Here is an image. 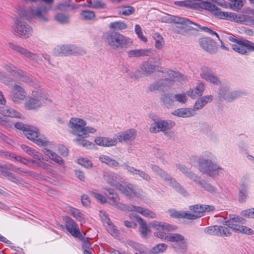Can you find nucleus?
<instances>
[{
    "mask_svg": "<svg viewBox=\"0 0 254 254\" xmlns=\"http://www.w3.org/2000/svg\"><path fill=\"white\" fill-rule=\"evenodd\" d=\"M212 154L206 151L198 160L199 170L203 173L206 174L210 177L213 178L219 174L223 173L224 169L219 165L213 163L208 158H211Z\"/></svg>",
    "mask_w": 254,
    "mask_h": 254,
    "instance_id": "obj_1",
    "label": "nucleus"
},
{
    "mask_svg": "<svg viewBox=\"0 0 254 254\" xmlns=\"http://www.w3.org/2000/svg\"><path fill=\"white\" fill-rule=\"evenodd\" d=\"M103 39L105 44L113 49L127 48L132 44L128 37L115 31L105 33Z\"/></svg>",
    "mask_w": 254,
    "mask_h": 254,
    "instance_id": "obj_2",
    "label": "nucleus"
},
{
    "mask_svg": "<svg viewBox=\"0 0 254 254\" xmlns=\"http://www.w3.org/2000/svg\"><path fill=\"white\" fill-rule=\"evenodd\" d=\"M161 19L163 22L168 23L174 22L173 29L175 32L180 34L184 35L188 31L191 29L198 30V29L190 26L191 24L196 25V23L185 17L168 15L162 17Z\"/></svg>",
    "mask_w": 254,
    "mask_h": 254,
    "instance_id": "obj_3",
    "label": "nucleus"
},
{
    "mask_svg": "<svg viewBox=\"0 0 254 254\" xmlns=\"http://www.w3.org/2000/svg\"><path fill=\"white\" fill-rule=\"evenodd\" d=\"M160 90H167L174 86L175 81L183 79V75L172 70L160 67Z\"/></svg>",
    "mask_w": 254,
    "mask_h": 254,
    "instance_id": "obj_4",
    "label": "nucleus"
},
{
    "mask_svg": "<svg viewBox=\"0 0 254 254\" xmlns=\"http://www.w3.org/2000/svg\"><path fill=\"white\" fill-rule=\"evenodd\" d=\"M85 51L81 48L76 47L74 45H63L56 46L53 50L55 56L83 55L86 54Z\"/></svg>",
    "mask_w": 254,
    "mask_h": 254,
    "instance_id": "obj_5",
    "label": "nucleus"
},
{
    "mask_svg": "<svg viewBox=\"0 0 254 254\" xmlns=\"http://www.w3.org/2000/svg\"><path fill=\"white\" fill-rule=\"evenodd\" d=\"M26 128V129H24V134L28 139L38 145L46 146L48 145V141L41 135L38 128L29 125Z\"/></svg>",
    "mask_w": 254,
    "mask_h": 254,
    "instance_id": "obj_6",
    "label": "nucleus"
},
{
    "mask_svg": "<svg viewBox=\"0 0 254 254\" xmlns=\"http://www.w3.org/2000/svg\"><path fill=\"white\" fill-rule=\"evenodd\" d=\"M229 40L234 43L231 45L232 49L235 52L243 55H249V49L251 41L245 39H238L235 37L230 36Z\"/></svg>",
    "mask_w": 254,
    "mask_h": 254,
    "instance_id": "obj_7",
    "label": "nucleus"
},
{
    "mask_svg": "<svg viewBox=\"0 0 254 254\" xmlns=\"http://www.w3.org/2000/svg\"><path fill=\"white\" fill-rule=\"evenodd\" d=\"M14 34L22 38H28L32 34V29L26 23L17 19L13 27Z\"/></svg>",
    "mask_w": 254,
    "mask_h": 254,
    "instance_id": "obj_8",
    "label": "nucleus"
},
{
    "mask_svg": "<svg viewBox=\"0 0 254 254\" xmlns=\"http://www.w3.org/2000/svg\"><path fill=\"white\" fill-rule=\"evenodd\" d=\"M160 177H161V178L163 179L167 184L174 188L177 192L184 196L187 195L188 192L184 188L174 179L165 173L164 171L160 170Z\"/></svg>",
    "mask_w": 254,
    "mask_h": 254,
    "instance_id": "obj_9",
    "label": "nucleus"
},
{
    "mask_svg": "<svg viewBox=\"0 0 254 254\" xmlns=\"http://www.w3.org/2000/svg\"><path fill=\"white\" fill-rule=\"evenodd\" d=\"M156 67L155 65L151 64L148 62H144L140 65L139 68L137 71H135V74L131 76V78L137 79L141 77L139 73L143 75L149 76L155 71Z\"/></svg>",
    "mask_w": 254,
    "mask_h": 254,
    "instance_id": "obj_10",
    "label": "nucleus"
},
{
    "mask_svg": "<svg viewBox=\"0 0 254 254\" xmlns=\"http://www.w3.org/2000/svg\"><path fill=\"white\" fill-rule=\"evenodd\" d=\"M86 125V123L84 120L74 117L70 118L68 125V127L72 129L71 133L77 136H81L82 131L80 130Z\"/></svg>",
    "mask_w": 254,
    "mask_h": 254,
    "instance_id": "obj_11",
    "label": "nucleus"
},
{
    "mask_svg": "<svg viewBox=\"0 0 254 254\" xmlns=\"http://www.w3.org/2000/svg\"><path fill=\"white\" fill-rule=\"evenodd\" d=\"M33 97L29 98L26 103V108L28 109H36L41 107L44 103L45 100L47 99L43 96L39 94L37 91L32 92Z\"/></svg>",
    "mask_w": 254,
    "mask_h": 254,
    "instance_id": "obj_12",
    "label": "nucleus"
},
{
    "mask_svg": "<svg viewBox=\"0 0 254 254\" xmlns=\"http://www.w3.org/2000/svg\"><path fill=\"white\" fill-rule=\"evenodd\" d=\"M49 10V8H47L46 6H43L41 8L37 7L34 9L31 8L26 13V15H23V17L27 20H29V19L27 15V14L29 13L33 17H37L40 21L46 22L48 20L47 12Z\"/></svg>",
    "mask_w": 254,
    "mask_h": 254,
    "instance_id": "obj_13",
    "label": "nucleus"
},
{
    "mask_svg": "<svg viewBox=\"0 0 254 254\" xmlns=\"http://www.w3.org/2000/svg\"><path fill=\"white\" fill-rule=\"evenodd\" d=\"M201 70L200 76L203 79L214 84L218 85L220 83L219 77L211 69L203 66L201 68Z\"/></svg>",
    "mask_w": 254,
    "mask_h": 254,
    "instance_id": "obj_14",
    "label": "nucleus"
},
{
    "mask_svg": "<svg viewBox=\"0 0 254 254\" xmlns=\"http://www.w3.org/2000/svg\"><path fill=\"white\" fill-rule=\"evenodd\" d=\"M26 96V92L23 87L17 84L12 87L10 96L13 102L18 103L24 100Z\"/></svg>",
    "mask_w": 254,
    "mask_h": 254,
    "instance_id": "obj_15",
    "label": "nucleus"
},
{
    "mask_svg": "<svg viewBox=\"0 0 254 254\" xmlns=\"http://www.w3.org/2000/svg\"><path fill=\"white\" fill-rule=\"evenodd\" d=\"M104 180L112 186L115 187L118 190L120 186L122 184L121 183H124V180L119 175L114 172H106L104 175Z\"/></svg>",
    "mask_w": 254,
    "mask_h": 254,
    "instance_id": "obj_16",
    "label": "nucleus"
},
{
    "mask_svg": "<svg viewBox=\"0 0 254 254\" xmlns=\"http://www.w3.org/2000/svg\"><path fill=\"white\" fill-rule=\"evenodd\" d=\"M125 185H121L118 190L126 196H139L141 190L134 185L130 183H125Z\"/></svg>",
    "mask_w": 254,
    "mask_h": 254,
    "instance_id": "obj_17",
    "label": "nucleus"
},
{
    "mask_svg": "<svg viewBox=\"0 0 254 254\" xmlns=\"http://www.w3.org/2000/svg\"><path fill=\"white\" fill-rule=\"evenodd\" d=\"M215 15L219 18L221 19H227L230 20H234L236 21H239L241 22L245 23L247 22V19L249 17L244 15H238L234 13L226 12L220 11H216Z\"/></svg>",
    "mask_w": 254,
    "mask_h": 254,
    "instance_id": "obj_18",
    "label": "nucleus"
},
{
    "mask_svg": "<svg viewBox=\"0 0 254 254\" xmlns=\"http://www.w3.org/2000/svg\"><path fill=\"white\" fill-rule=\"evenodd\" d=\"M175 126V123L174 121L171 120L160 121V131H162L169 138H173L174 136V133L171 129Z\"/></svg>",
    "mask_w": 254,
    "mask_h": 254,
    "instance_id": "obj_19",
    "label": "nucleus"
},
{
    "mask_svg": "<svg viewBox=\"0 0 254 254\" xmlns=\"http://www.w3.org/2000/svg\"><path fill=\"white\" fill-rule=\"evenodd\" d=\"M136 134V131L134 129L131 128L121 133L115 134V137L117 141L118 140L119 142L124 141L127 142L133 141L135 138Z\"/></svg>",
    "mask_w": 254,
    "mask_h": 254,
    "instance_id": "obj_20",
    "label": "nucleus"
},
{
    "mask_svg": "<svg viewBox=\"0 0 254 254\" xmlns=\"http://www.w3.org/2000/svg\"><path fill=\"white\" fill-rule=\"evenodd\" d=\"M199 44L204 50L211 54H213L216 52L217 47L215 42L209 38H201L199 40Z\"/></svg>",
    "mask_w": 254,
    "mask_h": 254,
    "instance_id": "obj_21",
    "label": "nucleus"
},
{
    "mask_svg": "<svg viewBox=\"0 0 254 254\" xmlns=\"http://www.w3.org/2000/svg\"><path fill=\"white\" fill-rule=\"evenodd\" d=\"M5 164V168L8 170L13 171L18 174L23 175L29 176L33 178H37L39 177L38 174L34 172L28 171L26 169H23L20 167H17L11 163H6Z\"/></svg>",
    "mask_w": 254,
    "mask_h": 254,
    "instance_id": "obj_22",
    "label": "nucleus"
},
{
    "mask_svg": "<svg viewBox=\"0 0 254 254\" xmlns=\"http://www.w3.org/2000/svg\"><path fill=\"white\" fill-rule=\"evenodd\" d=\"M66 227L68 231L74 237L80 236L81 232L78 225L69 217L65 218Z\"/></svg>",
    "mask_w": 254,
    "mask_h": 254,
    "instance_id": "obj_23",
    "label": "nucleus"
},
{
    "mask_svg": "<svg viewBox=\"0 0 254 254\" xmlns=\"http://www.w3.org/2000/svg\"><path fill=\"white\" fill-rule=\"evenodd\" d=\"M8 45L11 49L18 53L19 54L25 56L27 58L31 60L36 59L37 56L35 54L28 51L27 50L22 47L21 46L18 45H16L12 43H9L8 44Z\"/></svg>",
    "mask_w": 254,
    "mask_h": 254,
    "instance_id": "obj_24",
    "label": "nucleus"
},
{
    "mask_svg": "<svg viewBox=\"0 0 254 254\" xmlns=\"http://www.w3.org/2000/svg\"><path fill=\"white\" fill-rule=\"evenodd\" d=\"M245 223L246 220L245 219L242 217L237 216L226 221V225L237 232L241 226L245 224Z\"/></svg>",
    "mask_w": 254,
    "mask_h": 254,
    "instance_id": "obj_25",
    "label": "nucleus"
},
{
    "mask_svg": "<svg viewBox=\"0 0 254 254\" xmlns=\"http://www.w3.org/2000/svg\"><path fill=\"white\" fill-rule=\"evenodd\" d=\"M3 68L11 75L21 77L24 76V72L10 63H6L3 64Z\"/></svg>",
    "mask_w": 254,
    "mask_h": 254,
    "instance_id": "obj_26",
    "label": "nucleus"
},
{
    "mask_svg": "<svg viewBox=\"0 0 254 254\" xmlns=\"http://www.w3.org/2000/svg\"><path fill=\"white\" fill-rule=\"evenodd\" d=\"M4 155V157L7 159L13 161L19 162L24 165H27L30 162V161L25 158L8 151H0V155Z\"/></svg>",
    "mask_w": 254,
    "mask_h": 254,
    "instance_id": "obj_27",
    "label": "nucleus"
},
{
    "mask_svg": "<svg viewBox=\"0 0 254 254\" xmlns=\"http://www.w3.org/2000/svg\"><path fill=\"white\" fill-rule=\"evenodd\" d=\"M190 209L192 211L193 213L188 212V219L194 220L203 215V208L202 205L198 204L190 206Z\"/></svg>",
    "mask_w": 254,
    "mask_h": 254,
    "instance_id": "obj_28",
    "label": "nucleus"
},
{
    "mask_svg": "<svg viewBox=\"0 0 254 254\" xmlns=\"http://www.w3.org/2000/svg\"><path fill=\"white\" fill-rule=\"evenodd\" d=\"M160 239H164L170 242H180L181 246L184 248L186 247V242L184 237L179 234H173L172 235L165 236V235L160 234Z\"/></svg>",
    "mask_w": 254,
    "mask_h": 254,
    "instance_id": "obj_29",
    "label": "nucleus"
},
{
    "mask_svg": "<svg viewBox=\"0 0 254 254\" xmlns=\"http://www.w3.org/2000/svg\"><path fill=\"white\" fill-rule=\"evenodd\" d=\"M174 116L182 118H189L194 116L196 114V112L192 110V108H182L178 109L172 112Z\"/></svg>",
    "mask_w": 254,
    "mask_h": 254,
    "instance_id": "obj_30",
    "label": "nucleus"
},
{
    "mask_svg": "<svg viewBox=\"0 0 254 254\" xmlns=\"http://www.w3.org/2000/svg\"><path fill=\"white\" fill-rule=\"evenodd\" d=\"M213 99L212 95H207L198 99L195 101L192 110L194 112L202 109L208 103L211 102Z\"/></svg>",
    "mask_w": 254,
    "mask_h": 254,
    "instance_id": "obj_31",
    "label": "nucleus"
},
{
    "mask_svg": "<svg viewBox=\"0 0 254 254\" xmlns=\"http://www.w3.org/2000/svg\"><path fill=\"white\" fill-rule=\"evenodd\" d=\"M95 143L98 145L110 147L112 146L116 145L117 143V141L115 139V137L113 139L105 137H97L94 140Z\"/></svg>",
    "mask_w": 254,
    "mask_h": 254,
    "instance_id": "obj_32",
    "label": "nucleus"
},
{
    "mask_svg": "<svg viewBox=\"0 0 254 254\" xmlns=\"http://www.w3.org/2000/svg\"><path fill=\"white\" fill-rule=\"evenodd\" d=\"M122 166L126 169L128 172L138 175L139 177L146 181H148L150 179V176L145 172L140 170L137 169L133 167L130 166L126 163L123 164Z\"/></svg>",
    "mask_w": 254,
    "mask_h": 254,
    "instance_id": "obj_33",
    "label": "nucleus"
},
{
    "mask_svg": "<svg viewBox=\"0 0 254 254\" xmlns=\"http://www.w3.org/2000/svg\"><path fill=\"white\" fill-rule=\"evenodd\" d=\"M193 8L199 10L204 9L209 11H213L215 10L216 6L214 4H212L210 2L203 1L198 0L196 2H194Z\"/></svg>",
    "mask_w": 254,
    "mask_h": 254,
    "instance_id": "obj_34",
    "label": "nucleus"
},
{
    "mask_svg": "<svg viewBox=\"0 0 254 254\" xmlns=\"http://www.w3.org/2000/svg\"><path fill=\"white\" fill-rule=\"evenodd\" d=\"M204 90V85L202 83H199L196 86L190 90L188 92V96L192 99H195L197 97L201 96Z\"/></svg>",
    "mask_w": 254,
    "mask_h": 254,
    "instance_id": "obj_35",
    "label": "nucleus"
},
{
    "mask_svg": "<svg viewBox=\"0 0 254 254\" xmlns=\"http://www.w3.org/2000/svg\"><path fill=\"white\" fill-rule=\"evenodd\" d=\"M43 152L51 160H53L59 165H64V161L62 158L53 151L44 148L43 149Z\"/></svg>",
    "mask_w": 254,
    "mask_h": 254,
    "instance_id": "obj_36",
    "label": "nucleus"
},
{
    "mask_svg": "<svg viewBox=\"0 0 254 254\" xmlns=\"http://www.w3.org/2000/svg\"><path fill=\"white\" fill-rule=\"evenodd\" d=\"M150 51L148 49H136L130 50L127 52L128 57H139L149 56Z\"/></svg>",
    "mask_w": 254,
    "mask_h": 254,
    "instance_id": "obj_37",
    "label": "nucleus"
},
{
    "mask_svg": "<svg viewBox=\"0 0 254 254\" xmlns=\"http://www.w3.org/2000/svg\"><path fill=\"white\" fill-rule=\"evenodd\" d=\"M136 221L140 225V232L141 236L143 238H146L147 236L149 229H148L146 223L139 216H135Z\"/></svg>",
    "mask_w": 254,
    "mask_h": 254,
    "instance_id": "obj_38",
    "label": "nucleus"
},
{
    "mask_svg": "<svg viewBox=\"0 0 254 254\" xmlns=\"http://www.w3.org/2000/svg\"><path fill=\"white\" fill-rule=\"evenodd\" d=\"M149 118L151 121L153 122L151 124L150 127V131L151 133H156L159 131V118L157 116L153 114H150Z\"/></svg>",
    "mask_w": 254,
    "mask_h": 254,
    "instance_id": "obj_39",
    "label": "nucleus"
},
{
    "mask_svg": "<svg viewBox=\"0 0 254 254\" xmlns=\"http://www.w3.org/2000/svg\"><path fill=\"white\" fill-rule=\"evenodd\" d=\"M160 234L165 235L170 232L175 231L178 227L176 226L172 225L167 223H160Z\"/></svg>",
    "mask_w": 254,
    "mask_h": 254,
    "instance_id": "obj_40",
    "label": "nucleus"
},
{
    "mask_svg": "<svg viewBox=\"0 0 254 254\" xmlns=\"http://www.w3.org/2000/svg\"><path fill=\"white\" fill-rule=\"evenodd\" d=\"M0 113L5 116H8L12 118H19L20 114L16 110L9 108H3V109H0Z\"/></svg>",
    "mask_w": 254,
    "mask_h": 254,
    "instance_id": "obj_41",
    "label": "nucleus"
},
{
    "mask_svg": "<svg viewBox=\"0 0 254 254\" xmlns=\"http://www.w3.org/2000/svg\"><path fill=\"white\" fill-rule=\"evenodd\" d=\"M69 211L71 215L77 221L80 222H85L84 215L79 209L73 207H70L69 209Z\"/></svg>",
    "mask_w": 254,
    "mask_h": 254,
    "instance_id": "obj_42",
    "label": "nucleus"
},
{
    "mask_svg": "<svg viewBox=\"0 0 254 254\" xmlns=\"http://www.w3.org/2000/svg\"><path fill=\"white\" fill-rule=\"evenodd\" d=\"M248 184L247 182H243L241 185V188L239 192V200L245 201L248 194Z\"/></svg>",
    "mask_w": 254,
    "mask_h": 254,
    "instance_id": "obj_43",
    "label": "nucleus"
},
{
    "mask_svg": "<svg viewBox=\"0 0 254 254\" xmlns=\"http://www.w3.org/2000/svg\"><path fill=\"white\" fill-rule=\"evenodd\" d=\"M161 100L166 107H169L173 105L174 97L171 94H164L161 97Z\"/></svg>",
    "mask_w": 254,
    "mask_h": 254,
    "instance_id": "obj_44",
    "label": "nucleus"
},
{
    "mask_svg": "<svg viewBox=\"0 0 254 254\" xmlns=\"http://www.w3.org/2000/svg\"><path fill=\"white\" fill-rule=\"evenodd\" d=\"M134 211L146 217L153 218L155 217L154 213L147 209H143L140 207L135 206V209Z\"/></svg>",
    "mask_w": 254,
    "mask_h": 254,
    "instance_id": "obj_45",
    "label": "nucleus"
},
{
    "mask_svg": "<svg viewBox=\"0 0 254 254\" xmlns=\"http://www.w3.org/2000/svg\"><path fill=\"white\" fill-rule=\"evenodd\" d=\"M109 28L111 29L115 30H122L127 28V24L122 21H116L111 22L109 26Z\"/></svg>",
    "mask_w": 254,
    "mask_h": 254,
    "instance_id": "obj_46",
    "label": "nucleus"
},
{
    "mask_svg": "<svg viewBox=\"0 0 254 254\" xmlns=\"http://www.w3.org/2000/svg\"><path fill=\"white\" fill-rule=\"evenodd\" d=\"M84 136H78L77 137L73 139V141L79 145H81L83 147H87L92 144L91 142L85 139Z\"/></svg>",
    "mask_w": 254,
    "mask_h": 254,
    "instance_id": "obj_47",
    "label": "nucleus"
},
{
    "mask_svg": "<svg viewBox=\"0 0 254 254\" xmlns=\"http://www.w3.org/2000/svg\"><path fill=\"white\" fill-rule=\"evenodd\" d=\"M80 15L82 18L85 20H93L96 16L94 12L90 10H82Z\"/></svg>",
    "mask_w": 254,
    "mask_h": 254,
    "instance_id": "obj_48",
    "label": "nucleus"
},
{
    "mask_svg": "<svg viewBox=\"0 0 254 254\" xmlns=\"http://www.w3.org/2000/svg\"><path fill=\"white\" fill-rule=\"evenodd\" d=\"M170 215L171 217L175 218H186L188 219V212L181 211H176L172 210L170 211Z\"/></svg>",
    "mask_w": 254,
    "mask_h": 254,
    "instance_id": "obj_49",
    "label": "nucleus"
},
{
    "mask_svg": "<svg viewBox=\"0 0 254 254\" xmlns=\"http://www.w3.org/2000/svg\"><path fill=\"white\" fill-rule=\"evenodd\" d=\"M55 18L59 23L63 24H66L69 22V17L68 15L64 14L63 13H58Z\"/></svg>",
    "mask_w": 254,
    "mask_h": 254,
    "instance_id": "obj_50",
    "label": "nucleus"
},
{
    "mask_svg": "<svg viewBox=\"0 0 254 254\" xmlns=\"http://www.w3.org/2000/svg\"><path fill=\"white\" fill-rule=\"evenodd\" d=\"M202 188L210 193H213L215 191V188L210 184L206 182L205 181L201 180L200 183L198 184Z\"/></svg>",
    "mask_w": 254,
    "mask_h": 254,
    "instance_id": "obj_51",
    "label": "nucleus"
},
{
    "mask_svg": "<svg viewBox=\"0 0 254 254\" xmlns=\"http://www.w3.org/2000/svg\"><path fill=\"white\" fill-rule=\"evenodd\" d=\"M218 229H219V226H217V225L211 226L206 227L204 229V232L206 234H207L209 235L218 236L219 235Z\"/></svg>",
    "mask_w": 254,
    "mask_h": 254,
    "instance_id": "obj_52",
    "label": "nucleus"
},
{
    "mask_svg": "<svg viewBox=\"0 0 254 254\" xmlns=\"http://www.w3.org/2000/svg\"><path fill=\"white\" fill-rule=\"evenodd\" d=\"M231 9L237 11L240 9L243 5L242 0H231Z\"/></svg>",
    "mask_w": 254,
    "mask_h": 254,
    "instance_id": "obj_53",
    "label": "nucleus"
},
{
    "mask_svg": "<svg viewBox=\"0 0 254 254\" xmlns=\"http://www.w3.org/2000/svg\"><path fill=\"white\" fill-rule=\"evenodd\" d=\"M77 238H78L80 240L82 243V246L83 250L85 249H87V250L89 249H91V244L89 243L88 238L85 237L84 236L82 235V234H80V236L79 237H77Z\"/></svg>",
    "mask_w": 254,
    "mask_h": 254,
    "instance_id": "obj_54",
    "label": "nucleus"
},
{
    "mask_svg": "<svg viewBox=\"0 0 254 254\" xmlns=\"http://www.w3.org/2000/svg\"><path fill=\"white\" fill-rule=\"evenodd\" d=\"M9 181L18 184H22L23 183V180L17 177L15 174L9 172L6 177Z\"/></svg>",
    "mask_w": 254,
    "mask_h": 254,
    "instance_id": "obj_55",
    "label": "nucleus"
},
{
    "mask_svg": "<svg viewBox=\"0 0 254 254\" xmlns=\"http://www.w3.org/2000/svg\"><path fill=\"white\" fill-rule=\"evenodd\" d=\"M90 7L95 9L104 8L105 3L100 0H92L90 2Z\"/></svg>",
    "mask_w": 254,
    "mask_h": 254,
    "instance_id": "obj_56",
    "label": "nucleus"
},
{
    "mask_svg": "<svg viewBox=\"0 0 254 254\" xmlns=\"http://www.w3.org/2000/svg\"><path fill=\"white\" fill-rule=\"evenodd\" d=\"M116 207L121 210L124 211H134L135 209V206L133 205H127L123 203H118Z\"/></svg>",
    "mask_w": 254,
    "mask_h": 254,
    "instance_id": "obj_57",
    "label": "nucleus"
},
{
    "mask_svg": "<svg viewBox=\"0 0 254 254\" xmlns=\"http://www.w3.org/2000/svg\"><path fill=\"white\" fill-rule=\"evenodd\" d=\"M186 176L189 179L192 181L193 182L197 184V185L198 184V183H200V181L201 180V178L199 176L193 173L191 171L188 172V173Z\"/></svg>",
    "mask_w": 254,
    "mask_h": 254,
    "instance_id": "obj_58",
    "label": "nucleus"
},
{
    "mask_svg": "<svg viewBox=\"0 0 254 254\" xmlns=\"http://www.w3.org/2000/svg\"><path fill=\"white\" fill-rule=\"evenodd\" d=\"M218 233V236H220L228 237L231 235V232L230 231L229 229L222 226H219Z\"/></svg>",
    "mask_w": 254,
    "mask_h": 254,
    "instance_id": "obj_59",
    "label": "nucleus"
},
{
    "mask_svg": "<svg viewBox=\"0 0 254 254\" xmlns=\"http://www.w3.org/2000/svg\"><path fill=\"white\" fill-rule=\"evenodd\" d=\"M80 131H82L81 134V136L88 137V134L89 133H94L96 131V129L93 127H86L85 126L82 129L80 130Z\"/></svg>",
    "mask_w": 254,
    "mask_h": 254,
    "instance_id": "obj_60",
    "label": "nucleus"
},
{
    "mask_svg": "<svg viewBox=\"0 0 254 254\" xmlns=\"http://www.w3.org/2000/svg\"><path fill=\"white\" fill-rule=\"evenodd\" d=\"M79 164L86 168H90L92 167V162L88 159L81 158L77 160Z\"/></svg>",
    "mask_w": 254,
    "mask_h": 254,
    "instance_id": "obj_61",
    "label": "nucleus"
},
{
    "mask_svg": "<svg viewBox=\"0 0 254 254\" xmlns=\"http://www.w3.org/2000/svg\"><path fill=\"white\" fill-rule=\"evenodd\" d=\"M135 32L137 35L138 37L142 41L145 42L147 41V38L143 35L142 29L140 25L136 24L135 25Z\"/></svg>",
    "mask_w": 254,
    "mask_h": 254,
    "instance_id": "obj_62",
    "label": "nucleus"
},
{
    "mask_svg": "<svg viewBox=\"0 0 254 254\" xmlns=\"http://www.w3.org/2000/svg\"><path fill=\"white\" fill-rule=\"evenodd\" d=\"M237 232L246 235H252L254 234V231L252 229L243 225L241 226L239 229H238Z\"/></svg>",
    "mask_w": 254,
    "mask_h": 254,
    "instance_id": "obj_63",
    "label": "nucleus"
},
{
    "mask_svg": "<svg viewBox=\"0 0 254 254\" xmlns=\"http://www.w3.org/2000/svg\"><path fill=\"white\" fill-rule=\"evenodd\" d=\"M118 195L116 194V195H113L111 196H108V198L107 199V202L112 206H115L118 204L117 200L118 199Z\"/></svg>",
    "mask_w": 254,
    "mask_h": 254,
    "instance_id": "obj_64",
    "label": "nucleus"
}]
</instances>
